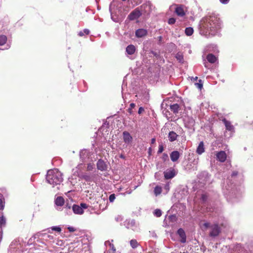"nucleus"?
Listing matches in <instances>:
<instances>
[{
  "mask_svg": "<svg viewBox=\"0 0 253 253\" xmlns=\"http://www.w3.org/2000/svg\"><path fill=\"white\" fill-rule=\"evenodd\" d=\"M210 177L211 175L206 171H202L198 175L200 182L204 184L210 182Z\"/></svg>",
  "mask_w": 253,
  "mask_h": 253,
  "instance_id": "39448f33",
  "label": "nucleus"
},
{
  "mask_svg": "<svg viewBox=\"0 0 253 253\" xmlns=\"http://www.w3.org/2000/svg\"><path fill=\"white\" fill-rule=\"evenodd\" d=\"M238 172L237 171H233L231 174V178L234 179L238 175Z\"/></svg>",
  "mask_w": 253,
  "mask_h": 253,
  "instance_id": "c03bdc74",
  "label": "nucleus"
},
{
  "mask_svg": "<svg viewBox=\"0 0 253 253\" xmlns=\"http://www.w3.org/2000/svg\"><path fill=\"white\" fill-rule=\"evenodd\" d=\"M128 224H130L131 226L134 225L135 224V220L132 219L130 221H128Z\"/></svg>",
  "mask_w": 253,
  "mask_h": 253,
  "instance_id": "13d9d810",
  "label": "nucleus"
},
{
  "mask_svg": "<svg viewBox=\"0 0 253 253\" xmlns=\"http://www.w3.org/2000/svg\"><path fill=\"white\" fill-rule=\"evenodd\" d=\"M83 32H84V35L85 34L86 35H88L89 34V30L87 29H84V30H83Z\"/></svg>",
  "mask_w": 253,
  "mask_h": 253,
  "instance_id": "6e6d98bb",
  "label": "nucleus"
},
{
  "mask_svg": "<svg viewBox=\"0 0 253 253\" xmlns=\"http://www.w3.org/2000/svg\"><path fill=\"white\" fill-rule=\"evenodd\" d=\"M211 231L210 232V236L212 237H215L218 236L221 232L220 228L217 224L211 225Z\"/></svg>",
  "mask_w": 253,
  "mask_h": 253,
  "instance_id": "9d476101",
  "label": "nucleus"
},
{
  "mask_svg": "<svg viewBox=\"0 0 253 253\" xmlns=\"http://www.w3.org/2000/svg\"><path fill=\"white\" fill-rule=\"evenodd\" d=\"M88 207L85 203H81L80 206L74 204L72 207V210L74 213L82 214L84 213V209H86Z\"/></svg>",
  "mask_w": 253,
  "mask_h": 253,
  "instance_id": "0eeeda50",
  "label": "nucleus"
},
{
  "mask_svg": "<svg viewBox=\"0 0 253 253\" xmlns=\"http://www.w3.org/2000/svg\"><path fill=\"white\" fill-rule=\"evenodd\" d=\"M166 106H169L171 111L174 114H177L180 109V106L177 103H169V101L168 103H166Z\"/></svg>",
  "mask_w": 253,
  "mask_h": 253,
  "instance_id": "2eb2a0df",
  "label": "nucleus"
},
{
  "mask_svg": "<svg viewBox=\"0 0 253 253\" xmlns=\"http://www.w3.org/2000/svg\"><path fill=\"white\" fill-rule=\"evenodd\" d=\"M195 85L198 88L201 89L203 86L202 81L199 80L198 83H195Z\"/></svg>",
  "mask_w": 253,
  "mask_h": 253,
  "instance_id": "a19ab883",
  "label": "nucleus"
},
{
  "mask_svg": "<svg viewBox=\"0 0 253 253\" xmlns=\"http://www.w3.org/2000/svg\"><path fill=\"white\" fill-rule=\"evenodd\" d=\"M4 201L2 199H0V210H3L4 208Z\"/></svg>",
  "mask_w": 253,
  "mask_h": 253,
  "instance_id": "a18cd8bd",
  "label": "nucleus"
},
{
  "mask_svg": "<svg viewBox=\"0 0 253 253\" xmlns=\"http://www.w3.org/2000/svg\"><path fill=\"white\" fill-rule=\"evenodd\" d=\"M175 12L179 16H183L185 14L181 5H179L175 8Z\"/></svg>",
  "mask_w": 253,
  "mask_h": 253,
  "instance_id": "5701e85b",
  "label": "nucleus"
},
{
  "mask_svg": "<svg viewBox=\"0 0 253 253\" xmlns=\"http://www.w3.org/2000/svg\"><path fill=\"white\" fill-rule=\"evenodd\" d=\"M154 192L156 196L160 195L162 192V187L160 186L157 185L154 188Z\"/></svg>",
  "mask_w": 253,
  "mask_h": 253,
  "instance_id": "72a5a7b5",
  "label": "nucleus"
},
{
  "mask_svg": "<svg viewBox=\"0 0 253 253\" xmlns=\"http://www.w3.org/2000/svg\"><path fill=\"white\" fill-rule=\"evenodd\" d=\"M78 35L80 37H82L84 35V32L83 31H80L79 34H78Z\"/></svg>",
  "mask_w": 253,
  "mask_h": 253,
  "instance_id": "680f3d73",
  "label": "nucleus"
},
{
  "mask_svg": "<svg viewBox=\"0 0 253 253\" xmlns=\"http://www.w3.org/2000/svg\"><path fill=\"white\" fill-rule=\"evenodd\" d=\"M116 198V196L115 194H112L109 196V200L110 203H112L114 201Z\"/></svg>",
  "mask_w": 253,
  "mask_h": 253,
  "instance_id": "79ce46f5",
  "label": "nucleus"
},
{
  "mask_svg": "<svg viewBox=\"0 0 253 253\" xmlns=\"http://www.w3.org/2000/svg\"><path fill=\"white\" fill-rule=\"evenodd\" d=\"M65 203L64 198L62 197L59 196L55 200V204L58 206H62Z\"/></svg>",
  "mask_w": 253,
  "mask_h": 253,
  "instance_id": "cd10ccee",
  "label": "nucleus"
},
{
  "mask_svg": "<svg viewBox=\"0 0 253 253\" xmlns=\"http://www.w3.org/2000/svg\"><path fill=\"white\" fill-rule=\"evenodd\" d=\"M162 39H163V38L162 36H160L158 37V40H159V42H161L162 41Z\"/></svg>",
  "mask_w": 253,
  "mask_h": 253,
  "instance_id": "338daca9",
  "label": "nucleus"
},
{
  "mask_svg": "<svg viewBox=\"0 0 253 253\" xmlns=\"http://www.w3.org/2000/svg\"><path fill=\"white\" fill-rule=\"evenodd\" d=\"M220 18L215 14L203 17L199 24L200 34L207 38L217 35L221 28Z\"/></svg>",
  "mask_w": 253,
  "mask_h": 253,
  "instance_id": "f257e3e1",
  "label": "nucleus"
},
{
  "mask_svg": "<svg viewBox=\"0 0 253 253\" xmlns=\"http://www.w3.org/2000/svg\"><path fill=\"white\" fill-rule=\"evenodd\" d=\"M180 157V153L178 151H173L170 154L171 160L175 162L178 160Z\"/></svg>",
  "mask_w": 253,
  "mask_h": 253,
  "instance_id": "412c9836",
  "label": "nucleus"
},
{
  "mask_svg": "<svg viewBox=\"0 0 253 253\" xmlns=\"http://www.w3.org/2000/svg\"><path fill=\"white\" fill-rule=\"evenodd\" d=\"M144 111V108L142 107H140L139 108V109H138V113L139 114H140Z\"/></svg>",
  "mask_w": 253,
  "mask_h": 253,
  "instance_id": "4d7b16f0",
  "label": "nucleus"
},
{
  "mask_svg": "<svg viewBox=\"0 0 253 253\" xmlns=\"http://www.w3.org/2000/svg\"><path fill=\"white\" fill-rule=\"evenodd\" d=\"M208 199V195L207 194H203L201 195V200L204 203H205Z\"/></svg>",
  "mask_w": 253,
  "mask_h": 253,
  "instance_id": "ea45409f",
  "label": "nucleus"
},
{
  "mask_svg": "<svg viewBox=\"0 0 253 253\" xmlns=\"http://www.w3.org/2000/svg\"><path fill=\"white\" fill-rule=\"evenodd\" d=\"M88 170H92L93 169V166L91 163H89L87 164V167Z\"/></svg>",
  "mask_w": 253,
  "mask_h": 253,
  "instance_id": "8fccbe9b",
  "label": "nucleus"
},
{
  "mask_svg": "<svg viewBox=\"0 0 253 253\" xmlns=\"http://www.w3.org/2000/svg\"><path fill=\"white\" fill-rule=\"evenodd\" d=\"M142 15V12L138 8H136L128 15L127 18L130 20H134L138 19Z\"/></svg>",
  "mask_w": 253,
  "mask_h": 253,
  "instance_id": "f8f14e48",
  "label": "nucleus"
},
{
  "mask_svg": "<svg viewBox=\"0 0 253 253\" xmlns=\"http://www.w3.org/2000/svg\"><path fill=\"white\" fill-rule=\"evenodd\" d=\"M203 226L206 228H208L209 227L211 228V225H210V224L209 222H205L203 224Z\"/></svg>",
  "mask_w": 253,
  "mask_h": 253,
  "instance_id": "603ef678",
  "label": "nucleus"
},
{
  "mask_svg": "<svg viewBox=\"0 0 253 253\" xmlns=\"http://www.w3.org/2000/svg\"><path fill=\"white\" fill-rule=\"evenodd\" d=\"M97 169L101 171H105L108 169V166L106 162L101 159H99L96 163Z\"/></svg>",
  "mask_w": 253,
  "mask_h": 253,
  "instance_id": "4468645a",
  "label": "nucleus"
},
{
  "mask_svg": "<svg viewBox=\"0 0 253 253\" xmlns=\"http://www.w3.org/2000/svg\"><path fill=\"white\" fill-rule=\"evenodd\" d=\"M216 157L217 160L224 162L226 160L227 155L225 151H220L216 154Z\"/></svg>",
  "mask_w": 253,
  "mask_h": 253,
  "instance_id": "a211bd4d",
  "label": "nucleus"
},
{
  "mask_svg": "<svg viewBox=\"0 0 253 253\" xmlns=\"http://www.w3.org/2000/svg\"><path fill=\"white\" fill-rule=\"evenodd\" d=\"M207 59L209 62L213 64L216 61L217 58L213 54L210 53L207 55Z\"/></svg>",
  "mask_w": 253,
  "mask_h": 253,
  "instance_id": "bb28decb",
  "label": "nucleus"
},
{
  "mask_svg": "<svg viewBox=\"0 0 253 253\" xmlns=\"http://www.w3.org/2000/svg\"><path fill=\"white\" fill-rule=\"evenodd\" d=\"M164 174L165 178L166 179H169L174 177L176 174V172L174 168H170L165 170Z\"/></svg>",
  "mask_w": 253,
  "mask_h": 253,
  "instance_id": "9b49d317",
  "label": "nucleus"
},
{
  "mask_svg": "<svg viewBox=\"0 0 253 253\" xmlns=\"http://www.w3.org/2000/svg\"><path fill=\"white\" fill-rule=\"evenodd\" d=\"M33 237L35 239H37L38 242L44 244L46 246L51 245L54 242V236L46 233L39 232Z\"/></svg>",
  "mask_w": 253,
  "mask_h": 253,
  "instance_id": "20e7f679",
  "label": "nucleus"
},
{
  "mask_svg": "<svg viewBox=\"0 0 253 253\" xmlns=\"http://www.w3.org/2000/svg\"><path fill=\"white\" fill-rule=\"evenodd\" d=\"M135 104H134V103H130V107H129V108H131V109H132L133 108H134L135 107Z\"/></svg>",
  "mask_w": 253,
  "mask_h": 253,
  "instance_id": "bf43d9fd",
  "label": "nucleus"
},
{
  "mask_svg": "<svg viewBox=\"0 0 253 253\" xmlns=\"http://www.w3.org/2000/svg\"><path fill=\"white\" fill-rule=\"evenodd\" d=\"M127 110L130 114H131L132 113V109L131 108H129Z\"/></svg>",
  "mask_w": 253,
  "mask_h": 253,
  "instance_id": "0e129e2a",
  "label": "nucleus"
},
{
  "mask_svg": "<svg viewBox=\"0 0 253 253\" xmlns=\"http://www.w3.org/2000/svg\"><path fill=\"white\" fill-rule=\"evenodd\" d=\"M6 225V218L3 216L2 215L0 217V227L1 228L5 227Z\"/></svg>",
  "mask_w": 253,
  "mask_h": 253,
  "instance_id": "473e14b6",
  "label": "nucleus"
},
{
  "mask_svg": "<svg viewBox=\"0 0 253 253\" xmlns=\"http://www.w3.org/2000/svg\"><path fill=\"white\" fill-rule=\"evenodd\" d=\"M120 158H121V159H126L125 156L124 154H121L120 155Z\"/></svg>",
  "mask_w": 253,
  "mask_h": 253,
  "instance_id": "e2e57ef3",
  "label": "nucleus"
},
{
  "mask_svg": "<svg viewBox=\"0 0 253 253\" xmlns=\"http://www.w3.org/2000/svg\"><path fill=\"white\" fill-rule=\"evenodd\" d=\"M2 238V230L0 229V240H1Z\"/></svg>",
  "mask_w": 253,
  "mask_h": 253,
  "instance_id": "052dcab7",
  "label": "nucleus"
},
{
  "mask_svg": "<svg viewBox=\"0 0 253 253\" xmlns=\"http://www.w3.org/2000/svg\"><path fill=\"white\" fill-rule=\"evenodd\" d=\"M204 152L205 147L204 142L203 141H201L197 148L196 152L199 155H201Z\"/></svg>",
  "mask_w": 253,
  "mask_h": 253,
  "instance_id": "b1692460",
  "label": "nucleus"
},
{
  "mask_svg": "<svg viewBox=\"0 0 253 253\" xmlns=\"http://www.w3.org/2000/svg\"><path fill=\"white\" fill-rule=\"evenodd\" d=\"M136 51V48L134 45L129 44L126 47V51L128 55H133Z\"/></svg>",
  "mask_w": 253,
  "mask_h": 253,
  "instance_id": "4be33fe9",
  "label": "nucleus"
},
{
  "mask_svg": "<svg viewBox=\"0 0 253 253\" xmlns=\"http://www.w3.org/2000/svg\"><path fill=\"white\" fill-rule=\"evenodd\" d=\"M141 99L142 101L144 102L145 103H146L149 99V96L148 93H145L141 97Z\"/></svg>",
  "mask_w": 253,
  "mask_h": 253,
  "instance_id": "e433bc0d",
  "label": "nucleus"
},
{
  "mask_svg": "<svg viewBox=\"0 0 253 253\" xmlns=\"http://www.w3.org/2000/svg\"><path fill=\"white\" fill-rule=\"evenodd\" d=\"M153 214L157 217H160L162 215V211L160 209H156L153 211Z\"/></svg>",
  "mask_w": 253,
  "mask_h": 253,
  "instance_id": "4c0bfd02",
  "label": "nucleus"
},
{
  "mask_svg": "<svg viewBox=\"0 0 253 253\" xmlns=\"http://www.w3.org/2000/svg\"><path fill=\"white\" fill-rule=\"evenodd\" d=\"M168 155L166 153H163V155H162V159L163 160L165 161H166L168 159Z\"/></svg>",
  "mask_w": 253,
  "mask_h": 253,
  "instance_id": "3c124183",
  "label": "nucleus"
},
{
  "mask_svg": "<svg viewBox=\"0 0 253 253\" xmlns=\"http://www.w3.org/2000/svg\"><path fill=\"white\" fill-rule=\"evenodd\" d=\"M7 41V37L5 35L0 36V45H2L5 43Z\"/></svg>",
  "mask_w": 253,
  "mask_h": 253,
  "instance_id": "c9c22d12",
  "label": "nucleus"
},
{
  "mask_svg": "<svg viewBox=\"0 0 253 253\" xmlns=\"http://www.w3.org/2000/svg\"><path fill=\"white\" fill-rule=\"evenodd\" d=\"M152 4L150 1H146L140 6V11L142 13L149 14L152 11Z\"/></svg>",
  "mask_w": 253,
  "mask_h": 253,
  "instance_id": "1a4fd4ad",
  "label": "nucleus"
},
{
  "mask_svg": "<svg viewBox=\"0 0 253 253\" xmlns=\"http://www.w3.org/2000/svg\"><path fill=\"white\" fill-rule=\"evenodd\" d=\"M177 233L181 238L180 241L182 243H185L186 241V236L184 230L182 228H179L178 229Z\"/></svg>",
  "mask_w": 253,
  "mask_h": 253,
  "instance_id": "6ab92c4d",
  "label": "nucleus"
},
{
  "mask_svg": "<svg viewBox=\"0 0 253 253\" xmlns=\"http://www.w3.org/2000/svg\"><path fill=\"white\" fill-rule=\"evenodd\" d=\"M51 229L52 231H55L57 232H60L61 231V228L59 226H52L51 227Z\"/></svg>",
  "mask_w": 253,
  "mask_h": 253,
  "instance_id": "37998d69",
  "label": "nucleus"
},
{
  "mask_svg": "<svg viewBox=\"0 0 253 253\" xmlns=\"http://www.w3.org/2000/svg\"><path fill=\"white\" fill-rule=\"evenodd\" d=\"M111 4H110V6H109V11L111 13V18L112 20L113 21H114L115 22H119V18H118V16L112 13L111 8Z\"/></svg>",
  "mask_w": 253,
  "mask_h": 253,
  "instance_id": "c85d7f7f",
  "label": "nucleus"
},
{
  "mask_svg": "<svg viewBox=\"0 0 253 253\" xmlns=\"http://www.w3.org/2000/svg\"><path fill=\"white\" fill-rule=\"evenodd\" d=\"M175 22V19L174 18H170L168 20V23L170 25L174 24Z\"/></svg>",
  "mask_w": 253,
  "mask_h": 253,
  "instance_id": "49530a36",
  "label": "nucleus"
},
{
  "mask_svg": "<svg viewBox=\"0 0 253 253\" xmlns=\"http://www.w3.org/2000/svg\"><path fill=\"white\" fill-rule=\"evenodd\" d=\"M130 245L132 249H136L139 245L137 241L135 239H132L130 241Z\"/></svg>",
  "mask_w": 253,
  "mask_h": 253,
  "instance_id": "2f4dec72",
  "label": "nucleus"
},
{
  "mask_svg": "<svg viewBox=\"0 0 253 253\" xmlns=\"http://www.w3.org/2000/svg\"><path fill=\"white\" fill-rule=\"evenodd\" d=\"M178 135L173 131H171L168 135L169 140L170 142H173L176 140Z\"/></svg>",
  "mask_w": 253,
  "mask_h": 253,
  "instance_id": "a878e982",
  "label": "nucleus"
},
{
  "mask_svg": "<svg viewBox=\"0 0 253 253\" xmlns=\"http://www.w3.org/2000/svg\"><path fill=\"white\" fill-rule=\"evenodd\" d=\"M193 32H194V30L192 27H187L185 29V34L187 36H191L193 34Z\"/></svg>",
  "mask_w": 253,
  "mask_h": 253,
  "instance_id": "c756f323",
  "label": "nucleus"
},
{
  "mask_svg": "<svg viewBox=\"0 0 253 253\" xmlns=\"http://www.w3.org/2000/svg\"><path fill=\"white\" fill-rule=\"evenodd\" d=\"M123 135L124 141L125 143L128 144L131 142L132 140V137L130 135L128 132L126 131H124L123 133Z\"/></svg>",
  "mask_w": 253,
  "mask_h": 253,
  "instance_id": "f3484780",
  "label": "nucleus"
},
{
  "mask_svg": "<svg viewBox=\"0 0 253 253\" xmlns=\"http://www.w3.org/2000/svg\"><path fill=\"white\" fill-rule=\"evenodd\" d=\"M68 229L70 232H73L76 230L74 227L71 226L68 227Z\"/></svg>",
  "mask_w": 253,
  "mask_h": 253,
  "instance_id": "864d4df0",
  "label": "nucleus"
},
{
  "mask_svg": "<svg viewBox=\"0 0 253 253\" xmlns=\"http://www.w3.org/2000/svg\"><path fill=\"white\" fill-rule=\"evenodd\" d=\"M108 245L110 246V249H111V252H110V253H115L116 251V249L113 244H111L109 241H106L105 242V245L107 246Z\"/></svg>",
  "mask_w": 253,
  "mask_h": 253,
  "instance_id": "f704fd0d",
  "label": "nucleus"
},
{
  "mask_svg": "<svg viewBox=\"0 0 253 253\" xmlns=\"http://www.w3.org/2000/svg\"><path fill=\"white\" fill-rule=\"evenodd\" d=\"M183 121L186 127L194 130V126L195 125V121L192 117L185 116Z\"/></svg>",
  "mask_w": 253,
  "mask_h": 253,
  "instance_id": "423d86ee",
  "label": "nucleus"
},
{
  "mask_svg": "<svg viewBox=\"0 0 253 253\" xmlns=\"http://www.w3.org/2000/svg\"><path fill=\"white\" fill-rule=\"evenodd\" d=\"M222 122L224 123L227 130L229 131H232L234 129V127L231 125L230 121L224 118L222 120Z\"/></svg>",
  "mask_w": 253,
  "mask_h": 253,
  "instance_id": "393cba45",
  "label": "nucleus"
},
{
  "mask_svg": "<svg viewBox=\"0 0 253 253\" xmlns=\"http://www.w3.org/2000/svg\"><path fill=\"white\" fill-rule=\"evenodd\" d=\"M164 189L168 192L169 190V183H167L164 186Z\"/></svg>",
  "mask_w": 253,
  "mask_h": 253,
  "instance_id": "09e8293b",
  "label": "nucleus"
},
{
  "mask_svg": "<svg viewBox=\"0 0 253 253\" xmlns=\"http://www.w3.org/2000/svg\"><path fill=\"white\" fill-rule=\"evenodd\" d=\"M106 125L107 126H109V123L107 122V121H106L104 124H103V125Z\"/></svg>",
  "mask_w": 253,
  "mask_h": 253,
  "instance_id": "774afa93",
  "label": "nucleus"
},
{
  "mask_svg": "<svg viewBox=\"0 0 253 253\" xmlns=\"http://www.w3.org/2000/svg\"><path fill=\"white\" fill-rule=\"evenodd\" d=\"M90 152L88 150L83 149L80 152V157L83 163H85L88 161L90 156Z\"/></svg>",
  "mask_w": 253,
  "mask_h": 253,
  "instance_id": "ddd939ff",
  "label": "nucleus"
},
{
  "mask_svg": "<svg viewBox=\"0 0 253 253\" xmlns=\"http://www.w3.org/2000/svg\"><path fill=\"white\" fill-rule=\"evenodd\" d=\"M164 151V147L162 144H160L159 145V149L158 151V154H160L163 152Z\"/></svg>",
  "mask_w": 253,
  "mask_h": 253,
  "instance_id": "de8ad7c7",
  "label": "nucleus"
},
{
  "mask_svg": "<svg viewBox=\"0 0 253 253\" xmlns=\"http://www.w3.org/2000/svg\"><path fill=\"white\" fill-rule=\"evenodd\" d=\"M147 34V31L144 29H139L135 31V36L137 38H142Z\"/></svg>",
  "mask_w": 253,
  "mask_h": 253,
  "instance_id": "aec40b11",
  "label": "nucleus"
},
{
  "mask_svg": "<svg viewBox=\"0 0 253 253\" xmlns=\"http://www.w3.org/2000/svg\"><path fill=\"white\" fill-rule=\"evenodd\" d=\"M219 1L221 3L226 4L229 2V0H219Z\"/></svg>",
  "mask_w": 253,
  "mask_h": 253,
  "instance_id": "5fc2aeb1",
  "label": "nucleus"
},
{
  "mask_svg": "<svg viewBox=\"0 0 253 253\" xmlns=\"http://www.w3.org/2000/svg\"><path fill=\"white\" fill-rule=\"evenodd\" d=\"M46 180L52 187L60 185L63 180L62 173L56 169L48 170L46 175Z\"/></svg>",
  "mask_w": 253,
  "mask_h": 253,
  "instance_id": "f03ea898",
  "label": "nucleus"
},
{
  "mask_svg": "<svg viewBox=\"0 0 253 253\" xmlns=\"http://www.w3.org/2000/svg\"><path fill=\"white\" fill-rule=\"evenodd\" d=\"M168 219L169 220V224L175 222L177 220V216L175 214H172L169 216Z\"/></svg>",
  "mask_w": 253,
  "mask_h": 253,
  "instance_id": "7c9ffc66",
  "label": "nucleus"
},
{
  "mask_svg": "<svg viewBox=\"0 0 253 253\" xmlns=\"http://www.w3.org/2000/svg\"><path fill=\"white\" fill-rule=\"evenodd\" d=\"M78 176L80 179H84L87 182H90L94 181L95 175L91 173L82 172L78 174Z\"/></svg>",
  "mask_w": 253,
  "mask_h": 253,
  "instance_id": "6e6552de",
  "label": "nucleus"
},
{
  "mask_svg": "<svg viewBox=\"0 0 253 253\" xmlns=\"http://www.w3.org/2000/svg\"><path fill=\"white\" fill-rule=\"evenodd\" d=\"M175 57L176 59L179 62L182 63L183 61V56L182 54L178 53L176 54Z\"/></svg>",
  "mask_w": 253,
  "mask_h": 253,
  "instance_id": "58836bf2",
  "label": "nucleus"
},
{
  "mask_svg": "<svg viewBox=\"0 0 253 253\" xmlns=\"http://www.w3.org/2000/svg\"><path fill=\"white\" fill-rule=\"evenodd\" d=\"M191 160V158L189 159L188 164L187 166L186 169H190V167H189V166L191 167L192 165L191 164V163H192L193 165V166L191 167V169L193 170H197V164L198 163V158H194L192 160V162L190 161Z\"/></svg>",
  "mask_w": 253,
  "mask_h": 253,
  "instance_id": "dca6fc26",
  "label": "nucleus"
},
{
  "mask_svg": "<svg viewBox=\"0 0 253 253\" xmlns=\"http://www.w3.org/2000/svg\"><path fill=\"white\" fill-rule=\"evenodd\" d=\"M155 141H156L155 139L154 138H152L151 139V144H154L155 142Z\"/></svg>",
  "mask_w": 253,
  "mask_h": 253,
  "instance_id": "69168bd1",
  "label": "nucleus"
},
{
  "mask_svg": "<svg viewBox=\"0 0 253 253\" xmlns=\"http://www.w3.org/2000/svg\"><path fill=\"white\" fill-rule=\"evenodd\" d=\"M231 180L232 179L229 177H228L226 183H223L222 189L225 195L227 197L229 196L230 198H233L236 197L238 189L235 184L233 182L231 183Z\"/></svg>",
  "mask_w": 253,
  "mask_h": 253,
  "instance_id": "7ed1b4c3",
  "label": "nucleus"
}]
</instances>
